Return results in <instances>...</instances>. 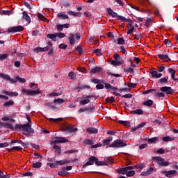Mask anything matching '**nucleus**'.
Masks as SVG:
<instances>
[{
	"mask_svg": "<svg viewBox=\"0 0 178 178\" xmlns=\"http://www.w3.org/2000/svg\"><path fill=\"white\" fill-rule=\"evenodd\" d=\"M154 173V168H149L147 171H144L141 173L142 176H149Z\"/></svg>",
	"mask_w": 178,
	"mask_h": 178,
	"instance_id": "nucleus-17",
	"label": "nucleus"
},
{
	"mask_svg": "<svg viewBox=\"0 0 178 178\" xmlns=\"http://www.w3.org/2000/svg\"><path fill=\"white\" fill-rule=\"evenodd\" d=\"M165 68L166 67L165 66V65H163L159 67L158 72H159L160 73H162V72H163Z\"/></svg>",
	"mask_w": 178,
	"mask_h": 178,
	"instance_id": "nucleus-63",
	"label": "nucleus"
},
{
	"mask_svg": "<svg viewBox=\"0 0 178 178\" xmlns=\"http://www.w3.org/2000/svg\"><path fill=\"white\" fill-rule=\"evenodd\" d=\"M9 56L8 54H0V60H5Z\"/></svg>",
	"mask_w": 178,
	"mask_h": 178,
	"instance_id": "nucleus-53",
	"label": "nucleus"
},
{
	"mask_svg": "<svg viewBox=\"0 0 178 178\" xmlns=\"http://www.w3.org/2000/svg\"><path fill=\"white\" fill-rule=\"evenodd\" d=\"M96 161H98V158L92 156L89 158V160L85 163V165L83 166V169H86L87 166H90L91 165H94V162H96Z\"/></svg>",
	"mask_w": 178,
	"mask_h": 178,
	"instance_id": "nucleus-7",
	"label": "nucleus"
},
{
	"mask_svg": "<svg viewBox=\"0 0 178 178\" xmlns=\"http://www.w3.org/2000/svg\"><path fill=\"white\" fill-rule=\"evenodd\" d=\"M24 30V27L22 26H13L8 29V33H19L20 31H23Z\"/></svg>",
	"mask_w": 178,
	"mask_h": 178,
	"instance_id": "nucleus-10",
	"label": "nucleus"
},
{
	"mask_svg": "<svg viewBox=\"0 0 178 178\" xmlns=\"http://www.w3.org/2000/svg\"><path fill=\"white\" fill-rule=\"evenodd\" d=\"M159 83H160L161 84L163 83H168V79L166 78H161L159 80Z\"/></svg>",
	"mask_w": 178,
	"mask_h": 178,
	"instance_id": "nucleus-64",
	"label": "nucleus"
},
{
	"mask_svg": "<svg viewBox=\"0 0 178 178\" xmlns=\"http://www.w3.org/2000/svg\"><path fill=\"white\" fill-rule=\"evenodd\" d=\"M90 72L92 73V74H95V73H101V72H102V67H95L92 68Z\"/></svg>",
	"mask_w": 178,
	"mask_h": 178,
	"instance_id": "nucleus-15",
	"label": "nucleus"
},
{
	"mask_svg": "<svg viewBox=\"0 0 178 178\" xmlns=\"http://www.w3.org/2000/svg\"><path fill=\"white\" fill-rule=\"evenodd\" d=\"M15 130H20L22 129L24 136L29 137L30 134L34 133V129L31 128V125L30 123H26L25 124H17L15 127Z\"/></svg>",
	"mask_w": 178,
	"mask_h": 178,
	"instance_id": "nucleus-1",
	"label": "nucleus"
},
{
	"mask_svg": "<svg viewBox=\"0 0 178 178\" xmlns=\"http://www.w3.org/2000/svg\"><path fill=\"white\" fill-rule=\"evenodd\" d=\"M3 126L4 127H6V129H10V130H15V127H13V125H12L11 124L9 123H3Z\"/></svg>",
	"mask_w": 178,
	"mask_h": 178,
	"instance_id": "nucleus-33",
	"label": "nucleus"
},
{
	"mask_svg": "<svg viewBox=\"0 0 178 178\" xmlns=\"http://www.w3.org/2000/svg\"><path fill=\"white\" fill-rule=\"evenodd\" d=\"M152 159L153 161H156V162H158L160 166H162V163H163L164 161V159L159 156H154L152 158Z\"/></svg>",
	"mask_w": 178,
	"mask_h": 178,
	"instance_id": "nucleus-20",
	"label": "nucleus"
},
{
	"mask_svg": "<svg viewBox=\"0 0 178 178\" xmlns=\"http://www.w3.org/2000/svg\"><path fill=\"white\" fill-rule=\"evenodd\" d=\"M119 123H121V124H124V126H127V127L130 126V122L129 121H122V120H120Z\"/></svg>",
	"mask_w": 178,
	"mask_h": 178,
	"instance_id": "nucleus-58",
	"label": "nucleus"
},
{
	"mask_svg": "<svg viewBox=\"0 0 178 178\" xmlns=\"http://www.w3.org/2000/svg\"><path fill=\"white\" fill-rule=\"evenodd\" d=\"M6 147H9V143H8V142L0 143V148H6Z\"/></svg>",
	"mask_w": 178,
	"mask_h": 178,
	"instance_id": "nucleus-59",
	"label": "nucleus"
},
{
	"mask_svg": "<svg viewBox=\"0 0 178 178\" xmlns=\"http://www.w3.org/2000/svg\"><path fill=\"white\" fill-rule=\"evenodd\" d=\"M47 38H49V40H51L53 41H56V34H48L47 35Z\"/></svg>",
	"mask_w": 178,
	"mask_h": 178,
	"instance_id": "nucleus-32",
	"label": "nucleus"
},
{
	"mask_svg": "<svg viewBox=\"0 0 178 178\" xmlns=\"http://www.w3.org/2000/svg\"><path fill=\"white\" fill-rule=\"evenodd\" d=\"M23 15V19H24V20H26V22H28L29 23H30V22H31V19H30V16L29 15V14H27V12L24 11L22 13Z\"/></svg>",
	"mask_w": 178,
	"mask_h": 178,
	"instance_id": "nucleus-23",
	"label": "nucleus"
},
{
	"mask_svg": "<svg viewBox=\"0 0 178 178\" xmlns=\"http://www.w3.org/2000/svg\"><path fill=\"white\" fill-rule=\"evenodd\" d=\"M56 35H57L58 38H65V37H66V35L65 33L60 32L56 33Z\"/></svg>",
	"mask_w": 178,
	"mask_h": 178,
	"instance_id": "nucleus-56",
	"label": "nucleus"
},
{
	"mask_svg": "<svg viewBox=\"0 0 178 178\" xmlns=\"http://www.w3.org/2000/svg\"><path fill=\"white\" fill-rule=\"evenodd\" d=\"M76 40H80V34L70 33L69 38H68V41H70V45H74L76 44Z\"/></svg>",
	"mask_w": 178,
	"mask_h": 178,
	"instance_id": "nucleus-3",
	"label": "nucleus"
},
{
	"mask_svg": "<svg viewBox=\"0 0 178 178\" xmlns=\"http://www.w3.org/2000/svg\"><path fill=\"white\" fill-rule=\"evenodd\" d=\"M113 58H114L115 60L120 62V56L119 54H118L117 53H115L114 54Z\"/></svg>",
	"mask_w": 178,
	"mask_h": 178,
	"instance_id": "nucleus-61",
	"label": "nucleus"
},
{
	"mask_svg": "<svg viewBox=\"0 0 178 178\" xmlns=\"http://www.w3.org/2000/svg\"><path fill=\"white\" fill-rule=\"evenodd\" d=\"M168 72H169V73H170L172 79H175V74H176V70H175L172 68H170L168 70Z\"/></svg>",
	"mask_w": 178,
	"mask_h": 178,
	"instance_id": "nucleus-42",
	"label": "nucleus"
},
{
	"mask_svg": "<svg viewBox=\"0 0 178 178\" xmlns=\"http://www.w3.org/2000/svg\"><path fill=\"white\" fill-rule=\"evenodd\" d=\"M136 174V172L134 170L129 171L127 170V177H131L132 176H134Z\"/></svg>",
	"mask_w": 178,
	"mask_h": 178,
	"instance_id": "nucleus-46",
	"label": "nucleus"
},
{
	"mask_svg": "<svg viewBox=\"0 0 178 178\" xmlns=\"http://www.w3.org/2000/svg\"><path fill=\"white\" fill-rule=\"evenodd\" d=\"M10 175H4L3 172H2L1 170H0V178H10Z\"/></svg>",
	"mask_w": 178,
	"mask_h": 178,
	"instance_id": "nucleus-54",
	"label": "nucleus"
},
{
	"mask_svg": "<svg viewBox=\"0 0 178 178\" xmlns=\"http://www.w3.org/2000/svg\"><path fill=\"white\" fill-rule=\"evenodd\" d=\"M77 130H78V129L74 127H67L66 129V131H67V133H76V131H77Z\"/></svg>",
	"mask_w": 178,
	"mask_h": 178,
	"instance_id": "nucleus-26",
	"label": "nucleus"
},
{
	"mask_svg": "<svg viewBox=\"0 0 178 178\" xmlns=\"http://www.w3.org/2000/svg\"><path fill=\"white\" fill-rule=\"evenodd\" d=\"M104 165L106 166L108 165H110L111 163H113V159L111 157H106L104 159Z\"/></svg>",
	"mask_w": 178,
	"mask_h": 178,
	"instance_id": "nucleus-24",
	"label": "nucleus"
},
{
	"mask_svg": "<svg viewBox=\"0 0 178 178\" xmlns=\"http://www.w3.org/2000/svg\"><path fill=\"white\" fill-rule=\"evenodd\" d=\"M57 17L61 20H66V19H69V15H66L65 13H59L57 15Z\"/></svg>",
	"mask_w": 178,
	"mask_h": 178,
	"instance_id": "nucleus-14",
	"label": "nucleus"
},
{
	"mask_svg": "<svg viewBox=\"0 0 178 178\" xmlns=\"http://www.w3.org/2000/svg\"><path fill=\"white\" fill-rule=\"evenodd\" d=\"M13 105H15V102L12 100H10L3 104V106H5L6 108H8V106H13Z\"/></svg>",
	"mask_w": 178,
	"mask_h": 178,
	"instance_id": "nucleus-34",
	"label": "nucleus"
},
{
	"mask_svg": "<svg viewBox=\"0 0 178 178\" xmlns=\"http://www.w3.org/2000/svg\"><path fill=\"white\" fill-rule=\"evenodd\" d=\"M58 175V176L63 177L64 176H66V175H69V172L66 171L65 170H63V171H59Z\"/></svg>",
	"mask_w": 178,
	"mask_h": 178,
	"instance_id": "nucleus-35",
	"label": "nucleus"
},
{
	"mask_svg": "<svg viewBox=\"0 0 178 178\" xmlns=\"http://www.w3.org/2000/svg\"><path fill=\"white\" fill-rule=\"evenodd\" d=\"M157 141H158V138L156 137H154L148 140V143H149V144L156 143Z\"/></svg>",
	"mask_w": 178,
	"mask_h": 178,
	"instance_id": "nucleus-48",
	"label": "nucleus"
},
{
	"mask_svg": "<svg viewBox=\"0 0 178 178\" xmlns=\"http://www.w3.org/2000/svg\"><path fill=\"white\" fill-rule=\"evenodd\" d=\"M54 149L56 151L57 154H60V147H59L58 145H54Z\"/></svg>",
	"mask_w": 178,
	"mask_h": 178,
	"instance_id": "nucleus-57",
	"label": "nucleus"
},
{
	"mask_svg": "<svg viewBox=\"0 0 178 178\" xmlns=\"http://www.w3.org/2000/svg\"><path fill=\"white\" fill-rule=\"evenodd\" d=\"M149 73L152 74V77H154V79H161V77H162V73L159 72V71L155 68H152Z\"/></svg>",
	"mask_w": 178,
	"mask_h": 178,
	"instance_id": "nucleus-9",
	"label": "nucleus"
},
{
	"mask_svg": "<svg viewBox=\"0 0 178 178\" xmlns=\"http://www.w3.org/2000/svg\"><path fill=\"white\" fill-rule=\"evenodd\" d=\"M52 47V42H49L48 45L45 47H36L34 49L35 52H45V51H48Z\"/></svg>",
	"mask_w": 178,
	"mask_h": 178,
	"instance_id": "nucleus-6",
	"label": "nucleus"
},
{
	"mask_svg": "<svg viewBox=\"0 0 178 178\" xmlns=\"http://www.w3.org/2000/svg\"><path fill=\"white\" fill-rule=\"evenodd\" d=\"M112 140H113V137L112 136H109L108 138L104 139L102 140V145L104 147H105V145H109V143H111V141H112Z\"/></svg>",
	"mask_w": 178,
	"mask_h": 178,
	"instance_id": "nucleus-16",
	"label": "nucleus"
},
{
	"mask_svg": "<svg viewBox=\"0 0 178 178\" xmlns=\"http://www.w3.org/2000/svg\"><path fill=\"white\" fill-rule=\"evenodd\" d=\"M66 163H70V160L64 159L56 161V165H60V166H62V165H66Z\"/></svg>",
	"mask_w": 178,
	"mask_h": 178,
	"instance_id": "nucleus-18",
	"label": "nucleus"
},
{
	"mask_svg": "<svg viewBox=\"0 0 178 178\" xmlns=\"http://www.w3.org/2000/svg\"><path fill=\"white\" fill-rule=\"evenodd\" d=\"M76 52L79 55H81L83 54V47H79L76 48Z\"/></svg>",
	"mask_w": 178,
	"mask_h": 178,
	"instance_id": "nucleus-60",
	"label": "nucleus"
},
{
	"mask_svg": "<svg viewBox=\"0 0 178 178\" xmlns=\"http://www.w3.org/2000/svg\"><path fill=\"white\" fill-rule=\"evenodd\" d=\"M69 77L71 79V80H74V79H76V74L74 72H70L68 74Z\"/></svg>",
	"mask_w": 178,
	"mask_h": 178,
	"instance_id": "nucleus-51",
	"label": "nucleus"
},
{
	"mask_svg": "<svg viewBox=\"0 0 178 178\" xmlns=\"http://www.w3.org/2000/svg\"><path fill=\"white\" fill-rule=\"evenodd\" d=\"M126 145H127V144L124 142L122 140L120 139H117L115 140L112 144H111L109 145L110 148H123V147H126Z\"/></svg>",
	"mask_w": 178,
	"mask_h": 178,
	"instance_id": "nucleus-2",
	"label": "nucleus"
},
{
	"mask_svg": "<svg viewBox=\"0 0 178 178\" xmlns=\"http://www.w3.org/2000/svg\"><path fill=\"white\" fill-rule=\"evenodd\" d=\"M92 98V95H84L81 97V101L79 102V105H87V104H90V99Z\"/></svg>",
	"mask_w": 178,
	"mask_h": 178,
	"instance_id": "nucleus-5",
	"label": "nucleus"
},
{
	"mask_svg": "<svg viewBox=\"0 0 178 178\" xmlns=\"http://www.w3.org/2000/svg\"><path fill=\"white\" fill-rule=\"evenodd\" d=\"M17 81H19L20 83H26V79L24 78H20L19 76L14 78V83H17Z\"/></svg>",
	"mask_w": 178,
	"mask_h": 178,
	"instance_id": "nucleus-29",
	"label": "nucleus"
},
{
	"mask_svg": "<svg viewBox=\"0 0 178 178\" xmlns=\"http://www.w3.org/2000/svg\"><path fill=\"white\" fill-rule=\"evenodd\" d=\"M161 91L163 92H166V94H173L174 91L171 87L164 86L161 88Z\"/></svg>",
	"mask_w": 178,
	"mask_h": 178,
	"instance_id": "nucleus-12",
	"label": "nucleus"
},
{
	"mask_svg": "<svg viewBox=\"0 0 178 178\" xmlns=\"http://www.w3.org/2000/svg\"><path fill=\"white\" fill-rule=\"evenodd\" d=\"M154 94L157 97V98H163V97H165V94L163 92H156V91H154Z\"/></svg>",
	"mask_w": 178,
	"mask_h": 178,
	"instance_id": "nucleus-38",
	"label": "nucleus"
},
{
	"mask_svg": "<svg viewBox=\"0 0 178 178\" xmlns=\"http://www.w3.org/2000/svg\"><path fill=\"white\" fill-rule=\"evenodd\" d=\"M105 102L108 104H113V102H115V97H107L105 99Z\"/></svg>",
	"mask_w": 178,
	"mask_h": 178,
	"instance_id": "nucleus-36",
	"label": "nucleus"
},
{
	"mask_svg": "<svg viewBox=\"0 0 178 178\" xmlns=\"http://www.w3.org/2000/svg\"><path fill=\"white\" fill-rule=\"evenodd\" d=\"M64 102H65V99H63L58 98V99H54V104H63Z\"/></svg>",
	"mask_w": 178,
	"mask_h": 178,
	"instance_id": "nucleus-43",
	"label": "nucleus"
},
{
	"mask_svg": "<svg viewBox=\"0 0 178 178\" xmlns=\"http://www.w3.org/2000/svg\"><path fill=\"white\" fill-rule=\"evenodd\" d=\"M95 141L92 140L86 139L83 140V144L85 145H92L94 144Z\"/></svg>",
	"mask_w": 178,
	"mask_h": 178,
	"instance_id": "nucleus-31",
	"label": "nucleus"
},
{
	"mask_svg": "<svg viewBox=\"0 0 178 178\" xmlns=\"http://www.w3.org/2000/svg\"><path fill=\"white\" fill-rule=\"evenodd\" d=\"M42 165V163L41 162L38 161L33 164V168H34L35 169H38V168H41Z\"/></svg>",
	"mask_w": 178,
	"mask_h": 178,
	"instance_id": "nucleus-37",
	"label": "nucleus"
},
{
	"mask_svg": "<svg viewBox=\"0 0 178 178\" xmlns=\"http://www.w3.org/2000/svg\"><path fill=\"white\" fill-rule=\"evenodd\" d=\"M133 169H134V167L128 166L126 168H120V170H118L117 172L121 175H127V170H131Z\"/></svg>",
	"mask_w": 178,
	"mask_h": 178,
	"instance_id": "nucleus-11",
	"label": "nucleus"
},
{
	"mask_svg": "<svg viewBox=\"0 0 178 178\" xmlns=\"http://www.w3.org/2000/svg\"><path fill=\"white\" fill-rule=\"evenodd\" d=\"M38 17L40 19V20H42L43 22H48V19L45 18V17H44V15H42L41 13L38 14Z\"/></svg>",
	"mask_w": 178,
	"mask_h": 178,
	"instance_id": "nucleus-39",
	"label": "nucleus"
},
{
	"mask_svg": "<svg viewBox=\"0 0 178 178\" xmlns=\"http://www.w3.org/2000/svg\"><path fill=\"white\" fill-rule=\"evenodd\" d=\"M107 12H108V15H110V16H112V17H118V13L113 11V10L111 8L108 9Z\"/></svg>",
	"mask_w": 178,
	"mask_h": 178,
	"instance_id": "nucleus-28",
	"label": "nucleus"
},
{
	"mask_svg": "<svg viewBox=\"0 0 178 178\" xmlns=\"http://www.w3.org/2000/svg\"><path fill=\"white\" fill-rule=\"evenodd\" d=\"M18 143L20 144L22 146L24 147V148H28L29 147V143H24L22 140H19Z\"/></svg>",
	"mask_w": 178,
	"mask_h": 178,
	"instance_id": "nucleus-52",
	"label": "nucleus"
},
{
	"mask_svg": "<svg viewBox=\"0 0 178 178\" xmlns=\"http://www.w3.org/2000/svg\"><path fill=\"white\" fill-rule=\"evenodd\" d=\"M22 92H25V94H26L27 95H37L38 94H41V91H40V90H31L23 88L22 90Z\"/></svg>",
	"mask_w": 178,
	"mask_h": 178,
	"instance_id": "nucleus-8",
	"label": "nucleus"
},
{
	"mask_svg": "<svg viewBox=\"0 0 178 178\" xmlns=\"http://www.w3.org/2000/svg\"><path fill=\"white\" fill-rule=\"evenodd\" d=\"M111 63L113 66H120V65H122L121 61H118V60H113Z\"/></svg>",
	"mask_w": 178,
	"mask_h": 178,
	"instance_id": "nucleus-50",
	"label": "nucleus"
},
{
	"mask_svg": "<svg viewBox=\"0 0 178 178\" xmlns=\"http://www.w3.org/2000/svg\"><path fill=\"white\" fill-rule=\"evenodd\" d=\"M69 140L63 137H55L52 139L53 144H65V143H68Z\"/></svg>",
	"mask_w": 178,
	"mask_h": 178,
	"instance_id": "nucleus-4",
	"label": "nucleus"
},
{
	"mask_svg": "<svg viewBox=\"0 0 178 178\" xmlns=\"http://www.w3.org/2000/svg\"><path fill=\"white\" fill-rule=\"evenodd\" d=\"M173 140H175V138L170 136H166L163 138V141H165V143H168V141H173Z\"/></svg>",
	"mask_w": 178,
	"mask_h": 178,
	"instance_id": "nucleus-45",
	"label": "nucleus"
},
{
	"mask_svg": "<svg viewBox=\"0 0 178 178\" xmlns=\"http://www.w3.org/2000/svg\"><path fill=\"white\" fill-rule=\"evenodd\" d=\"M106 163H104V161H99L98 160H97L95 161V165H97V166H105Z\"/></svg>",
	"mask_w": 178,
	"mask_h": 178,
	"instance_id": "nucleus-47",
	"label": "nucleus"
},
{
	"mask_svg": "<svg viewBox=\"0 0 178 178\" xmlns=\"http://www.w3.org/2000/svg\"><path fill=\"white\" fill-rule=\"evenodd\" d=\"M118 44L120 45H124L126 44V42L124 41V39L123 38H119L118 40Z\"/></svg>",
	"mask_w": 178,
	"mask_h": 178,
	"instance_id": "nucleus-44",
	"label": "nucleus"
},
{
	"mask_svg": "<svg viewBox=\"0 0 178 178\" xmlns=\"http://www.w3.org/2000/svg\"><path fill=\"white\" fill-rule=\"evenodd\" d=\"M4 80H7V81H10L11 84H13L15 79H10V76H9V75H6V78L4 79Z\"/></svg>",
	"mask_w": 178,
	"mask_h": 178,
	"instance_id": "nucleus-49",
	"label": "nucleus"
},
{
	"mask_svg": "<svg viewBox=\"0 0 178 178\" xmlns=\"http://www.w3.org/2000/svg\"><path fill=\"white\" fill-rule=\"evenodd\" d=\"M86 133H88V134H97L98 130L97 129V128L88 127L86 129Z\"/></svg>",
	"mask_w": 178,
	"mask_h": 178,
	"instance_id": "nucleus-13",
	"label": "nucleus"
},
{
	"mask_svg": "<svg viewBox=\"0 0 178 178\" xmlns=\"http://www.w3.org/2000/svg\"><path fill=\"white\" fill-rule=\"evenodd\" d=\"M158 56L160 59H162L163 60H165V62H169L170 60V59L168 56V54H165H165H159Z\"/></svg>",
	"mask_w": 178,
	"mask_h": 178,
	"instance_id": "nucleus-22",
	"label": "nucleus"
},
{
	"mask_svg": "<svg viewBox=\"0 0 178 178\" xmlns=\"http://www.w3.org/2000/svg\"><path fill=\"white\" fill-rule=\"evenodd\" d=\"M3 15H7L8 16L12 15V13H13V12H12V10H3L2 12Z\"/></svg>",
	"mask_w": 178,
	"mask_h": 178,
	"instance_id": "nucleus-62",
	"label": "nucleus"
},
{
	"mask_svg": "<svg viewBox=\"0 0 178 178\" xmlns=\"http://www.w3.org/2000/svg\"><path fill=\"white\" fill-rule=\"evenodd\" d=\"M131 113H132L133 115H143L144 113V111H143V109H137L131 111Z\"/></svg>",
	"mask_w": 178,
	"mask_h": 178,
	"instance_id": "nucleus-27",
	"label": "nucleus"
},
{
	"mask_svg": "<svg viewBox=\"0 0 178 178\" xmlns=\"http://www.w3.org/2000/svg\"><path fill=\"white\" fill-rule=\"evenodd\" d=\"M153 104H154V101L151 99L145 101L143 102V105H145V106H152Z\"/></svg>",
	"mask_w": 178,
	"mask_h": 178,
	"instance_id": "nucleus-30",
	"label": "nucleus"
},
{
	"mask_svg": "<svg viewBox=\"0 0 178 178\" xmlns=\"http://www.w3.org/2000/svg\"><path fill=\"white\" fill-rule=\"evenodd\" d=\"M94 52L97 55V56H101V55L104 54V52L102 49H95Z\"/></svg>",
	"mask_w": 178,
	"mask_h": 178,
	"instance_id": "nucleus-41",
	"label": "nucleus"
},
{
	"mask_svg": "<svg viewBox=\"0 0 178 178\" xmlns=\"http://www.w3.org/2000/svg\"><path fill=\"white\" fill-rule=\"evenodd\" d=\"M3 94H6V95H9L11 97H17V95H19V93H17V92L3 91Z\"/></svg>",
	"mask_w": 178,
	"mask_h": 178,
	"instance_id": "nucleus-25",
	"label": "nucleus"
},
{
	"mask_svg": "<svg viewBox=\"0 0 178 178\" xmlns=\"http://www.w3.org/2000/svg\"><path fill=\"white\" fill-rule=\"evenodd\" d=\"M67 13L70 16H74L75 17H81V13L80 12L68 11Z\"/></svg>",
	"mask_w": 178,
	"mask_h": 178,
	"instance_id": "nucleus-19",
	"label": "nucleus"
},
{
	"mask_svg": "<svg viewBox=\"0 0 178 178\" xmlns=\"http://www.w3.org/2000/svg\"><path fill=\"white\" fill-rule=\"evenodd\" d=\"M127 28L129 29L127 34H131V33H133V31H134V26H133L132 23H128L127 24Z\"/></svg>",
	"mask_w": 178,
	"mask_h": 178,
	"instance_id": "nucleus-21",
	"label": "nucleus"
},
{
	"mask_svg": "<svg viewBox=\"0 0 178 178\" xmlns=\"http://www.w3.org/2000/svg\"><path fill=\"white\" fill-rule=\"evenodd\" d=\"M176 173H177V171L170 170V171L167 172L166 176L168 177H170V176H173V175H176Z\"/></svg>",
	"mask_w": 178,
	"mask_h": 178,
	"instance_id": "nucleus-40",
	"label": "nucleus"
},
{
	"mask_svg": "<svg viewBox=\"0 0 178 178\" xmlns=\"http://www.w3.org/2000/svg\"><path fill=\"white\" fill-rule=\"evenodd\" d=\"M117 19L120 22H127V19L122 15H118Z\"/></svg>",
	"mask_w": 178,
	"mask_h": 178,
	"instance_id": "nucleus-55",
	"label": "nucleus"
}]
</instances>
